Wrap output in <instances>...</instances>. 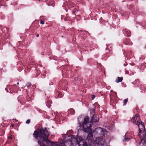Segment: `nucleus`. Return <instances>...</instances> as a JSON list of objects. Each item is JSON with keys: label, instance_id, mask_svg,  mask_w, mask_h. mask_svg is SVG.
Listing matches in <instances>:
<instances>
[{"label": "nucleus", "instance_id": "f257e3e1", "mask_svg": "<svg viewBox=\"0 0 146 146\" xmlns=\"http://www.w3.org/2000/svg\"><path fill=\"white\" fill-rule=\"evenodd\" d=\"M41 128L38 131H35L33 134L34 136L38 140V142L40 146H75L77 144L79 146H91L93 143L92 134V133H89L87 138L88 143L80 136L77 135L76 137L72 136L68 140L63 141L62 143H54L49 140L48 138L49 133L46 131Z\"/></svg>", "mask_w": 146, "mask_h": 146}, {"label": "nucleus", "instance_id": "f03ea898", "mask_svg": "<svg viewBox=\"0 0 146 146\" xmlns=\"http://www.w3.org/2000/svg\"><path fill=\"white\" fill-rule=\"evenodd\" d=\"M80 126L83 128V131L85 132L89 131H91V123L89 122V117H86L84 119L83 122L82 124L80 123Z\"/></svg>", "mask_w": 146, "mask_h": 146}, {"label": "nucleus", "instance_id": "7ed1b4c3", "mask_svg": "<svg viewBox=\"0 0 146 146\" xmlns=\"http://www.w3.org/2000/svg\"><path fill=\"white\" fill-rule=\"evenodd\" d=\"M95 141L97 144L101 145L102 146H103L106 144V142L105 139L102 137L97 138Z\"/></svg>", "mask_w": 146, "mask_h": 146}, {"label": "nucleus", "instance_id": "20e7f679", "mask_svg": "<svg viewBox=\"0 0 146 146\" xmlns=\"http://www.w3.org/2000/svg\"><path fill=\"white\" fill-rule=\"evenodd\" d=\"M141 140V142L143 145L141 146H146V132L144 131L143 134H141L140 136H139Z\"/></svg>", "mask_w": 146, "mask_h": 146}, {"label": "nucleus", "instance_id": "39448f33", "mask_svg": "<svg viewBox=\"0 0 146 146\" xmlns=\"http://www.w3.org/2000/svg\"><path fill=\"white\" fill-rule=\"evenodd\" d=\"M138 126L139 129V133H138V135L139 136H140L141 134H143L142 131L143 132L145 131V127L143 124L142 123V122L141 121V123H140V124H138L137 125Z\"/></svg>", "mask_w": 146, "mask_h": 146}, {"label": "nucleus", "instance_id": "423d86ee", "mask_svg": "<svg viewBox=\"0 0 146 146\" xmlns=\"http://www.w3.org/2000/svg\"><path fill=\"white\" fill-rule=\"evenodd\" d=\"M99 120V119L98 115L96 114H94L92 117V124H95L96 122Z\"/></svg>", "mask_w": 146, "mask_h": 146}, {"label": "nucleus", "instance_id": "0eeeda50", "mask_svg": "<svg viewBox=\"0 0 146 146\" xmlns=\"http://www.w3.org/2000/svg\"><path fill=\"white\" fill-rule=\"evenodd\" d=\"M141 121L139 117V115L137 114H136L135 115V121L134 122V124L137 125L138 124H140V123H141Z\"/></svg>", "mask_w": 146, "mask_h": 146}, {"label": "nucleus", "instance_id": "6e6552de", "mask_svg": "<svg viewBox=\"0 0 146 146\" xmlns=\"http://www.w3.org/2000/svg\"><path fill=\"white\" fill-rule=\"evenodd\" d=\"M95 131H96L98 133L99 132H101L102 131L103 134H106L107 133V131L106 129H102V128H96L95 130Z\"/></svg>", "mask_w": 146, "mask_h": 146}, {"label": "nucleus", "instance_id": "1a4fd4ad", "mask_svg": "<svg viewBox=\"0 0 146 146\" xmlns=\"http://www.w3.org/2000/svg\"><path fill=\"white\" fill-rule=\"evenodd\" d=\"M123 80L122 77H118L117 79L115 80V82L117 83L121 82Z\"/></svg>", "mask_w": 146, "mask_h": 146}, {"label": "nucleus", "instance_id": "9d476101", "mask_svg": "<svg viewBox=\"0 0 146 146\" xmlns=\"http://www.w3.org/2000/svg\"><path fill=\"white\" fill-rule=\"evenodd\" d=\"M55 2L54 1L52 0L50 1V4H49L48 3V5H51L52 6H54V5Z\"/></svg>", "mask_w": 146, "mask_h": 146}, {"label": "nucleus", "instance_id": "9b49d317", "mask_svg": "<svg viewBox=\"0 0 146 146\" xmlns=\"http://www.w3.org/2000/svg\"><path fill=\"white\" fill-rule=\"evenodd\" d=\"M95 111V110L94 109H92L90 110V113L92 115H94V113Z\"/></svg>", "mask_w": 146, "mask_h": 146}, {"label": "nucleus", "instance_id": "f8f14e48", "mask_svg": "<svg viewBox=\"0 0 146 146\" xmlns=\"http://www.w3.org/2000/svg\"><path fill=\"white\" fill-rule=\"evenodd\" d=\"M130 138H125L123 140V141H128Z\"/></svg>", "mask_w": 146, "mask_h": 146}, {"label": "nucleus", "instance_id": "ddd939ff", "mask_svg": "<svg viewBox=\"0 0 146 146\" xmlns=\"http://www.w3.org/2000/svg\"><path fill=\"white\" fill-rule=\"evenodd\" d=\"M128 100V98L124 100L123 101V103H124L123 105H125L127 102Z\"/></svg>", "mask_w": 146, "mask_h": 146}, {"label": "nucleus", "instance_id": "4468645a", "mask_svg": "<svg viewBox=\"0 0 146 146\" xmlns=\"http://www.w3.org/2000/svg\"><path fill=\"white\" fill-rule=\"evenodd\" d=\"M135 117H133L131 119V121L133 122V123H134V122L135 121Z\"/></svg>", "mask_w": 146, "mask_h": 146}, {"label": "nucleus", "instance_id": "2eb2a0df", "mask_svg": "<svg viewBox=\"0 0 146 146\" xmlns=\"http://www.w3.org/2000/svg\"><path fill=\"white\" fill-rule=\"evenodd\" d=\"M30 122V120L29 119H28L26 121V123L27 124H29V123Z\"/></svg>", "mask_w": 146, "mask_h": 146}, {"label": "nucleus", "instance_id": "dca6fc26", "mask_svg": "<svg viewBox=\"0 0 146 146\" xmlns=\"http://www.w3.org/2000/svg\"><path fill=\"white\" fill-rule=\"evenodd\" d=\"M31 83H28L27 84V85L28 87H29L31 86Z\"/></svg>", "mask_w": 146, "mask_h": 146}, {"label": "nucleus", "instance_id": "f3484780", "mask_svg": "<svg viewBox=\"0 0 146 146\" xmlns=\"http://www.w3.org/2000/svg\"><path fill=\"white\" fill-rule=\"evenodd\" d=\"M40 23L41 24H44V22L42 20H41L40 21Z\"/></svg>", "mask_w": 146, "mask_h": 146}, {"label": "nucleus", "instance_id": "a211bd4d", "mask_svg": "<svg viewBox=\"0 0 146 146\" xmlns=\"http://www.w3.org/2000/svg\"><path fill=\"white\" fill-rule=\"evenodd\" d=\"M95 97V95H93L92 96V100H93L94 99V98Z\"/></svg>", "mask_w": 146, "mask_h": 146}, {"label": "nucleus", "instance_id": "6ab92c4d", "mask_svg": "<svg viewBox=\"0 0 146 146\" xmlns=\"http://www.w3.org/2000/svg\"><path fill=\"white\" fill-rule=\"evenodd\" d=\"M127 62H125V63L124 64H123V65L124 66H127Z\"/></svg>", "mask_w": 146, "mask_h": 146}, {"label": "nucleus", "instance_id": "aec40b11", "mask_svg": "<svg viewBox=\"0 0 146 146\" xmlns=\"http://www.w3.org/2000/svg\"><path fill=\"white\" fill-rule=\"evenodd\" d=\"M78 77H77L75 78H74L75 80H78Z\"/></svg>", "mask_w": 146, "mask_h": 146}, {"label": "nucleus", "instance_id": "412c9836", "mask_svg": "<svg viewBox=\"0 0 146 146\" xmlns=\"http://www.w3.org/2000/svg\"><path fill=\"white\" fill-rule=\"evenodd\" d=\"M39 36V35L38 34H37L36 35V36L37 37H38Z\"/></svg>", "mask_w": 146, "mask_h": 146}, {"label": "nucleus", "instance_id": "4be33fe9", "mask_svg": "<svg viewBox=\"0 0 146 146\" xmlns=\"http://www.w3.org/2000/svg\"><path fill=\"white\" fill-rule=\"evenodd\" d=\"M9 139H12V137H9Z\"/></svg>", "mask_w": 146, "mask_h": 146}, {"label": "nucleus", "instance_id": "5701e85b", "mask_svg": "<svg viewBox=\"0 0 146 146\" xmlns=\"http://www.w3.org/2000/svg\"><path fill=\"white\" fill-rule=\"evenodd\" d=\"M5 89V90H7V92H8V90H7V88H6Z\"/></svg>", "mask_w": 146, "mask_h": 146}, {"label": "nucleus", "instance_id": "b1692460", "mask_svg": "<svg viewBox=\"0 0 146 146\" xmlns=\"http://www.w3.org/2000/svg\"><path fill=\"white\" fill-rule=\"evenodd\" d=\"M72 110V111H74L73 109H71V110Z\"/></svg>", "mask_w": 146, "mask_h": 146}, {"label": "nucleus", "instance_id": "393cba45", "mask_svg": "<svg viewBox=\"0 0 146 146\" xmlns=\"http://www.w3.org/2000/svg\"><path fill=\"white\" fill-rule=\"evenodd\" d=\"M19 84V83L18 82L17 83V84Z\"/></svg>", "mask_w": 146, "mask_h": 146}, {"label": "nucleus", "instance_id": "a878e982", "mask_svg": "<svg viewBox=\"0 0 146 146\" xmlns=\"http://www.w3.org/2000/svg\"><path fill=\"white\" fill-rule=\"evenodd\" d=\"M62 96H60V97H61Z\"/></svg>", "mask_w": 146, "mask_h": 146}, {"label": "nucleus", "instance_id": "bb28decb", "mask_svg": "<svg viewBox=\"0 0 146 146\" xmlns=\"http://www.w3.org/2000/svg\"><path fill=\"white\" fill-rule=\"evenodd\" d=\"M13 119V120H14V119Z\"/></svg>", "mask_w": 146, "mask_h": 146}]
</instances>
